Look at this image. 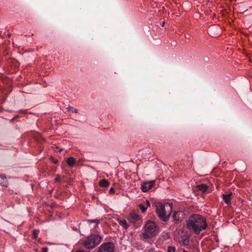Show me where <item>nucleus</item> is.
<instances>
[{
  "instance_id": "6",
  "label": "nucleus",
  "mask_w": 252,
  "mask_h": 252,
  "mask_svg": "<svg viewBox=\"0 0 252 252\" xmlns=\"http://www.w3.org/2000/svg\"><path fill=\"white\" fill-rule=\"evenodd\" d=\"M190 237L189 235L187 234L181 235L178 239V242L181 244L182 246H188L189 244Z\"/></svg>"
},
{
  "instance_id": "2",
  "label": "nucleus",
  "mask_w": 252,
  "mask_h": 252,
  "mask_svg": "<svg viewBox=\"0 0 252 252\" xmlns=\"http://www.w3.org/2000/svg\"><path fill=\"white\" fill-rule=\"evenodd\" d=\"M159 232V227L158 225L153 221L149 220L147 221L144 227V231L142 233V238L144 241L155 237Z\"/></svg>"
},
{
  "instance_id": "24",
  "label": "nucleus",
  "mask_w": 252,
  "mask_h": 252,
  "mask_svg": "<svg viewBox=\"0 0 252 252\" xmlns=\"http://www.w3.org/2000/svg\"><path fill=\"white\" fill-rule=\"evenodd\" d=\"M67 109H68V111H72L73 112V107H71V106H69L67 108Z\"/></svg>"
},
{
  "instance_id": "20",
  "label": "nucleus",
  "mask_w": 252,
  "mask_h": 252,
  "mask_svg": "<svg viewBox=\"0 0 252 252\" xmlns=\"http://www.w3.org/2000/svg\"><path fill=\"white\" fill-rule=\"evenodd\" d=\"M0 184L4 186V187H7L8 185V183L6 181H3V182H1Z\"/></svg>"
},
{
  "instance_id": "23",
  "label": "nucleus",
  "mask_w": 252,
  "mask_h": 252,
  "mask_svg": "<svg viewBox=\"0 0 252 252\" xmlns=\"http://www.w3.org/2000/svg\"><path fill=\"white\" fill-rule=\"evenodd\" d=\"M0 177L1 179H5L6 178V176L4 174L0 175Z\"/></svg>"
},
{
  "instance_id": "15",
  "label": "nucleus",
  "mask_w": 252,
  "mask_h": 252,
  "mask_svg": "<svg viewBox=\"0 0 252 252\" xmlns=\"http://www.w3.org/2000/svg\"><path fill=\"white\" fill-rule=\"evenodd\" d=\"M119 223L122 226L125 227L126 229L128 226V224H127L126 221V220H120L119 221Z\"/></svg>"
},
{
  "instance_id": "14",
  "label": "nucleus",
  "mask_w": 252,
  "mask_h": 252,
  "mask_svg": "<svg viewBox=\"0 0 252 252\" xmlns=\"http://www.w3.org/2000/svg\"><path fill=\"white\" fill-rule=\"evenodd\" d=\"M109 185V182L106 179H102L99 183V185L102 187H107Z\"/></svg>"
},
{
  "instance_id": "30",
  "label": "nucleus",
  "mask_w": 252,
  "mask_h": 252,
  "mask_svg": "<svg viewBox=\"0 0 252 252\" xmlns=\"http://www.w3.org/2000/svg\"><path fill=\"white\" fill-rule=\"evenodd\" d=\"M8 35L9 37L10 36V34H8Z\"/></svg>"
},
{
  "instance_id": "10",
  "label": "nucleus",
  "mask_w": 252,
  "mask_h": 252,
  "mask_svg": "<svg viewBox=\"0 0 252 252\" xmlns=\"http://www.w3.org/2000/svg\"><path fill=\"white\" fill-rule=\"evenodd\" d=\"M196 187L198 190H199V191H201L203 193L205 192L208 188V186L204 184L198 185Z\"/></svg>"
},
{
  "instance_id": "8",
  "label": "nucleus",
  "mask_w": 252,
  "mask_h": 252,
  "mask_svg": "<svg viewBox=\"0 0 252 252\" xmlns=\"http://www.w3.org/2000/svg\"><path fill=\"white\" fill-rule=\"evenodd\" d=\"M129 220L133 223L139 224L141 222V218L135 213H131L130 215Z\"/></svg>"
},
{
  "instance_id": "5",
  "label": "nucleus",
  "mask_w": 252,
  "mask_h": 252,
  "mask_svg": "<svg viewBox=\"0 0 252 252\" xmlns=\"http://www.w3.org/2000/svg\"><path fill=\"white\" fill-rule=\"evenodd\" d=\"M115 247L112 243H103L98 248L97 252H114Z\"/></svg>"
},
{
  "instance_id": "19",
  "label": "nucleus",
  "mask_w": 252,
  "mask_h": 252,
  "mask_svg": "<svg viewBox=\"0 0 252 252\" xmlns=\"http://www.w3.org/2000/svg\"><path fill=\"white\" fill-rule=\"evenodd\" d=\"M61 180V177L59 175H56V177L55 179V181L56 182H59Z\"/></svg>"
},
{
  "instance_id": "12",
  "label": "nucleus",
  "mask_w": 252,
  "mask_h": 252,
  "mask_svg": "<svg viewBox=\"0 0 252 252\" xmlns=\"http://www.w3.org/2000/svg\"><path fill=\"white\" fill-rule=\"evenodd\" d=\"M181 213L180 212H175L173 215V218L176 222L180 221V215Z\"/></svg>"
},
{
  "instance_id": "28",
  "label": "nucleus",
  "mask_w": 252,
  "mask_h": 252,
  "mask_svg": "<svg viewBox=\"0 0 252 252\" xmlns=\"http://www.w3.org/2000/svg\"><path fill=\"white\" fill-rule=\"evenodd\" d=\"M76 252H84L82 250H79V251H77Z\"/></svg>"
},
{
  "instance_id": "29",
  "label": "nucleus",
  "mask_w": 252,
  "mask_h": 252,
  "mask_svg": "<svg viewBox=\"0 0 252 252\" xmlns=\"http://www.w3.org/2000/svg\"><path fill=\"white\" fill-rule=\"evenodd\" d=\"M164 24H165V22H163L162 23V25H161V26H162V27H163V26H164Z\"/></svg>"
},
{
  "instance_id": "16",
  "label": "nucleus",
  "mask_w": 252,
  "mask_h": 252,
  "mask_svg": "<svg viewBox=\"0 0 252 252\" xmlns=\"http://www.w3.org/2000/svg\"><path fill=\"white\" fill-rule=\"evenodd\" d=\"M139 208L142 212V213H145L147 209V208L145 207L143 204L139 205Z\"/></svg>"
},
{
  "instance_id": "4",
  "label": "nucleus",
  "mask_w": 252,
  "mask_h": 252,
  "mask_svg": "<svg viewBox=\"0 0 252 252\" xmlns=\"http://www.w3.org/2000/svg\"><path fill=\"white\" fill-rule=\"evenodd\" d=\"M155 207L157 213L160 219L165 222L168 221L169 219L171 211H170L169 214L166 215L165 205H163L162 203L160 202L156 203L155 204ZM169 207H170V211H171L172 207L170 206V205H169Z\"/></svg>"
},
{
  "instance_id": "1",
  "label": "nucleus",
  "mask_w": 252,
  "mask_h": 252,
  "mask_svg": "<svg viewBox=\"0 0 252 252\" xmlns=\"http://www.w3.org/2000/svg\"><path fill=\"white\" fill-rule=\"evenodd\" d=\"M207 227L205 218L201 215L195 214L190 216L187 221V227L195 234H199Z\"/></svg>"
},
{
  "instance_id": "25",
  "label": "nucleus",
  "mask_w": 252,
  "mask_h": 252,
  "mask_svg": "<svg viewBox=\"0 0 252 252\" xmlns=\"http://www.w3.org/2000/svg\"><path fill=\"white\" fill-rule=\"evenodd\" d=\"M52 161L55 164H57L58 163V160L54 158H52Z\"/></svg>"
},
{
  "instance_id": "22",
  "label": "nucleus",
  "mask_w": 252,
  "mask_h": 252,
  "mask_svg": "<svg viewBox=\"0 0 252 252\" xmlns=\"http://www.w3.org/2000/svg\"><path fill=\"white\" fill-rule=\"evenodd\" d=\"M48 252V248L46 247H44L42 248V252Z\"/></svg>"
},
{
  "instance_id": "21",
  "label": "nucleus",
  "mask_w": 252,
  "mask_h": 252,
  "mask_svg": "<svg viewBox=\"0 0 252 252\" xmlns=\"http://www.w3.org/2000/svg\"><path fill=\"white\" fill-rule=\"evenodd\" d=\"M115 191V190L113 188H111L110 189H109L110 193H111V194L114 193Z\"/></svg>"
},
{
  "instance_id": "27",
  "label": "nucleus",
  "mask_w": 252,
  "mask_h": 252,
  "mask_svg": "<svg viewBox=\"0 0 252 252\" xmlns=\"http://www.w3.org/2000/svg\"><path fill=\"white\" fill-rule=\"evenodd\" d=\"M73 112L77 113L78 112V110L76 109H73Z\"/></svg>"
},
{
  "instance_id": "7",
  "label": "nucleus",
  "mask_w": 252,
  "mask_h": 252,
  "mask_svg": "<svg viewBox=\"0 0 252 252\" xmlns=\"http://www.w3.org/2000/svg\"><path fill=\"white\" fill-rule=\"evenodd\" d=\"M155 181H149L143 183L141 185V189L143 192H146L151 189L155 185Z\"/></svg>"
},
{
  "instance_id": "3",
  "label": "nucleus",
  "mask_w": 252,
  "mask_h": 252,
  "mask_svg": "<svg viewBox=\"0 0 252 252\" xmlns=\"http://www.w3.org/2000/svg\"><path fill=\"white\" fill-rule=\"evenodd\" d=\"M102 237L96 234L89 235L83 242V246L87 249L92 250L100 244Z\"/></svg>"
},
{
  "instance_id": "9",
  "label": "nucleus",
  "mask_w": 252,
  "mask_h": 252,
  "mask_svg": "<svg viewBox=\"0 0 252 252\" xmlns=\"http://www.w3.org/2000/svg\"><path fill=\"white\" fill-rule=\"evenodd\" d=\"M232 195V192L222 194V196L223 200L226 204L229 205L231 204V197Z\"/></svg>"
},
{
  "instance_id": "26",
  "label": "nucleus",
  "mask_w": 252,
  "mask_h": 252,
  "mask_svg": "<svg viewBox=\"0 0 252 252\" xmlns=\"http://www.w3.org/2000/svg\"><path fill=\"white\" fill-rule=\"evenodd\" d=\"M146 204H147V206H150V202L149 200H146Z\"/></svg>"
},
{
  "instance_id": "13",
  "label": "nucleus",
  "mask_w": 252,
  "mask_h": 252,
  "mask_svg": "<svg viewBox=\"0 0 252 252\" xmlns=\"http://www.w3.org/2000/svg\"><path fill=\"white\" fill-rule=\"evenodd\" d=\"M183 249L181 248H179L177 250L174 247L169 246L167 248V252H182Z\"/></svg>"
},
{
  "instance_id": "18",
  "label": "nucleus",
  "mask_w": 252,
  "mask_h": 252,
  "mask_svg": "<svg viewBox=\"0 0 252 252\" xmlns=\"http://www.w3.org/2000/svg\"><path fill=\"white\" fill-rule=\"evenodd\" d=\"M37 236H38V231H36V230H34L33 231L32 237L34 239H36L37 238Z\"/></svg>"
},
{
  "instance_id": "11",
  "label": "nucleus",
  "mask_w": 252,
  "mask_h": 252,
  "mask_svg": "<svg viewBox=\"0 0 252 252\" xmlns=\"http://www.w3.org/2000/svg\"><path fill=\"white\" fill-rule=\"evenodd\" d=\"M66 163L70 167H72L75 163V158L73 157H69L66 160Z\"/></svg>"
},
{
  "instance_id": "17",
  "label": "nucleus",
  "mask_w": 252,
  "mask_h": 252,
  "mask_svg": "<svg viewBox=\"0 0 252 252\" xmlns=\"http://www.w3.org/2000/svg\"><path fill=\"white\" fill-rule=\"evenodd\" d=\"M88 221L90 222H95L96 223V225H97L100 220L98 219H89Z\"/></svg>"
}]
</instances>
